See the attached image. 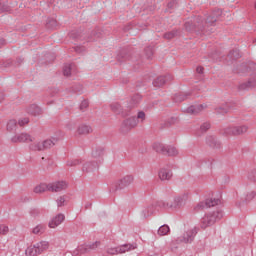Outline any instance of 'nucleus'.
Instances as JSON below:
<instances>
[{
  "label": "nucleus",
  "mask_w": 256,
  "mask_h": 256,
  "mask_svg": "<svg viewBox=\"0 0 256 256\" xmlns=\"http://www.w3.org/2000/svg\"><path fill=\"white\" fill-rule=\"evenodd\" d=\"M179 151L174 146H166L164 150V155H168L169 157H175V155H178Z\"/></svg>",
  "instance_id": "obj_27"
},
{
  "label": "nucleus",
  "mask_w": 256,
  "mask_h": 256,
  "mask_svg": "<svg viewBox=\"0 0 256 256\" xmlns=\"http://www.w3.org/2000/svg\"><path fill=\"white\" fill-rule=\"evenodd\" d=\"M68 187L67 182L59 181L49 184V191L52 193H59V191H64Z\"/></svg>",
  "instance_id": "obj_11"
},
{
  "label": "nucleus",
  "mask_w": 256,
  "mask_h": 256,
  "mask_svg": "<svg viewBox=\"0 0 256 256\" xmlns=\"http://www.w3.org/2000/svg\"><path fill=\"white\" fill-rule=\"evenodd\" d=\"M56 203L58 207H63L65 205V196H60L57 200Z\"/></svg>",
  "instance_id": "obj_46"
},
{
  "label": "nucleus",
  "mask_w": 256,
  "mask_h": 256,
  "mask_svg": "<svg viewBox=\"0 0 256 256\" xmlns=\"http://www.w3.org/2000/svg\"><path fill=\"white\" fill-rule=\"evenodd\" d=\"M177 35V31L173 30L164 34V39H173Z\"/></svg>",
  "instance_id": "obj_42"
},
{
  "label": "nucleus",
  "mask_w": 256,
  "mask_h": 256,
  "mask_svg": "<svg viewBox=\"0 0 256 256\" xmlns=\"http://www.w3.org/2000/svg\"><path fill=\"white\" fill-rule=\"evenodd\" d=\"M5 45V39L0 38V47H3Z\"/></svg>",
  "instance_id": "obj_51"
},
{
  "label": "nucleus",
  "mask_w": 256,
  "mask_h": 256,
  "mask_svg": "<svg viewBox=\"0 0 256 256\" xmlns=\"http://www.w3.org/2000/svg\"><path fill=\"white\" fill-rule=\"evenodd\" d=\"M133 249H135V245L124 244V245L118 246V253L120 254L127 253L128 251H133Z\"/></svg>",
  "instance_id": "obj_29"
},
{
  "label": "nucleus",
  "mask_w": 256,
  "mask_h": 256,
  "mask_svg": "<svg viewBox=\"0 0 256 256\" xmlns=\"http://www.w3.org/2000/svg\"><path fill=\"white\" fill-rule=\"evenodd\" d=\"M76 69H77V66H75V64H66L63 67V75L65 77H71V75L75 73Z\"/></svg>",
  "instance_id": "obj_20"
},
{
  "label": "nucleus",
  "mask_w": 256,
  "mask_h": 256,
  "mask_svg": "<svg viewBox=\"0 0 256 256\" xmlns=\"http://www.w3.org/2000/svg\"><path fill=\"white\" fill-rule=\"evenodd\" d=\"M7 233H9V226L0 224V235H7Z\"/></svg>",
  "instance_id": "obj_37"
},
{
  "label": "nucleus",
  "mask_w": 256,
  "mask_h": 256,
  "mask_svg": "<svg viewBox=\"0 0 256 256\" xmlns=\"http://www.w3.org/2000/svg\"><path fill=\"white\" fill-rule=\"evenodd\" d=\"M29 149L30 151H45L44 150V147H43V141H39V142H32L30 145H29Z\"/></svg>",
  "instance_id": "obj_26"
},
{
  "label": "nucleus",
  "mask_w": 256,
  "mask_h": 256,
  "mask_svg": "<svg viewBox=\"0 0 256 256\" xmlns=\"http://www.w3.org/2000/svg\"><path fill=\"white\" fill-rule=\"evenodd\" d=\"M32 233L34 235H43V233H45V225L38 224L36 227L33 228Z\"/></svg>",
  "instance_id": "obj_32"
},
{
  "label": "nucleus",
  "mask_w": 256,
  "mask_h": 256,
  "mask_svg": "<svg viewBox=\"0 0 256 256\" xmlns=\"http://www.w3.org/2000/svg\"><path fill=\"white\" fill-rule=\"evenodd\" d=\"M145 119H146L145 112L139 111L137 114V117H131L122 122L120 127L121 133H129L131 129H135V127H137L139 123H143Z\"/></svg>",
  "instance_id": "obj_2"
},
{
  "label": "nucleus",
  "mask_w": 256,
  "mask_h": 256,
  "mask_svg": "<svg viewBox=\"0 0 256 256\" xmlns=\"http://www.w3.org/2000/svg\"><path fill=\"white\" fill-rule=\"evenodd\" d=\"M190 95L191 93L181 92V93L175 94L173 100L175 101V103H181L186 99H189Z\"/></svg>",
  "instance_id": "obj_24"
},
{
  "label": "nucleus",
  "mask_w": 256,
  "mask_h": 256,
  "mask_svg": "<svg viewBox=\"0 0 256 256\" xmlns=\"http://www.w3.org/2000/svg\"><path fill=\"white\" fill-rule=\"evenodd\" d=\"M171 207H173V204L160 200L144 208L142 210V217H149V215H153V213H155V211H159V209H170Z\"/></svg>",
  "instance_id": "obj_6"
},
{
  "label": "nucleus",
  "mask_w": 256,
  "mask_h": 256,
  "mask_svg": "<svg viewBox=\"0 0 256 256\" xmlns=\"http://www.w3.org/2000/svg\"><path fill=\"white\" fill-rule=\"evenodd\" d=\"M64 221L65 215L58 214L49 222V227L50 229H55L56 227H59V225H61V223H63Z\"/></svg>",
  "instance_id": "obj_16"
},
{
  "label": "nucleus",
  "mask_w": 256,
  "mask_h": 256,
  "mask_svg": "<svg viewBox=\"0 0 256 256\" xmlns=\"http://www.w3.org/2000/svg\"><path fill=\"white\" fill-rule=\"evenodd\" d=\"M187 199H189V195L188 194H182L178 197L175 198V201L177 203V205L183 203V201H187Z\"/></svg>",
  "instance_id": "obj_35"
},
{
  "label": "nucleus",
  "mask_w": 256,
  "mask_h": 256,
  "mask_svg": "<svg viewBox=\"0 0 256 256\" xmlns=\"http://www.w3.org/2000/svg\"><path fill=\"white\" fill-rule=\"evenodd\" d=\"M171 231V228H169L168 225L164 224L159 227L158 229V235L160 237H164V235H169V232Z\"/></svg>",
  "instance_id": "obj_31"
},
{
  "label": "nucleus",
  "mask_w": 256,
  "mask_h": 256,
  "mask_svg": "<svg viewBox=\"0 0 256 256\" xmlns=\"http://www.w3.org/2000/svg\"><path fill=\"white\" fill-rule=\"evenodd\" d=\"M88 107H89V101L84 100L81 102V104H80L81 111H85V109H87Z\"/></svg>",
  "instance_id": "obj_47"
},
{
  "label": "nucleus",
  "mask_w": 256,
  "mask_h": 256,
  "mask_svg": "<svg viewBox=\"0 0 256 256\" xmlns=\"http://www.w3.org/2000/svg\"><path fill=\"white\" fill-rule=\"evenodd\" d=\"M3 99H5V95L3 93H0V103L1 101H3Z\"/></svg>",
  "instance_id": "obj_52"
},
{
  "label": "nucleus",
  "mask_w": 256,
  "mask_h": 256,
  "mask_svg": "<svg viewBox=\"0 0 256 256\" xmlns=\"http://www.w3.org/2000/svg\"><path fill=\"white\" fill-rule=\"evenodd\" d=\"M198 135H201V133H198Z\"/></svg>",
  "instance_id": "obj_55"
},
{
  "label": "nucleus",
  "mask_w": 256,
  "mask_h": 256,
  "mask_svg": "<svg viewBox=\"0 0 256 256\" xmlns=\"http://www.w3.org/2000/svg\"><path fill=\"white\" fill-rule=\"evenodd\" d=\"M199 232V228L194 227L186 231L182 236L177 238V243H193L195 235Z\"/></svg>",
  "instance_id": "obj_7"
},
{
  "label": "nucleus",
  "mask_w": 256,
  "mask_h": 256,
  "mask_svg": "<svg viewBox=\"0 0 256 256\" xmlns=\"http://www.w3.org/2000/svg\"><path fill=\"white\" fill-rule=\"evenodd\" d=\"M211 129V124L209 122H205L200 126V132L206 133V131H209Z\"/></svg>",
  "instance_id": "obj_36"
},
{
  "label": "nucleus",
  "mask_w": 256,
  "mask_h": 256,
  "mask_svg": "<svg viewBox=\"0 0 256 256\" xmlns=\"http://www.w3.org/2000/svg\"><path fill=\"white\" fill-rule=\"evenodd\" d=\"M249 131V126L246 124L241 125H230L223 129V135L226 137H241L245 135Z\"/></svg>",
  "instance_id": "obj_5"
},
{
  "label": "nucleus",
  "mask_w": 256,
  "mask_h": 256,
  "mask_svg": "<svg viewBox=\"0 0 256 256\" xmlns=\"http://www.w3.org/2000/svg\"><path fill=\"white\" fill-rule=\"evenodd\" d=\"M110 109L113 111V113H116V115H127V112L124 111L123 106L117 102L110 104Z\"/></svg>",
  "instance_id": "obj_18"
},
{
  "label": "nucleus",
  "mask_w": 256,
  "mask_h": 256,
  "mask_svg": "<svg viewBox=\"0 0 256 256\" xmlns=\"http://www.w3.org/2000/svg\"><path fill=\"white\" fill-rule=\"evenodd\" d=\"M166 145L156 142L153 144V149L156 153H163V155L165 154V149H166Z\"/></svg>",
  "instance_id": "obj_30"
},
{
  "label": "nucleus",
  "mask_w": 256,
  "mask_h": 256,
  "mask_svg": "<svg viewBox=\"0 0 256 256\" xmlns=\"http://www.w3.org/2000/svg\"><path fill=\"white\" fill-rule=\"evenodd\" d=\"M99 167V162L98 161H89L85 162L82 167L83 173H91L98 169Z\"/></svg>",
  "instance_id": "obj_14"
},
{
  "label": "nucleus",
  "mask_w": 256,
  "mask_h": 256,
  "mask_svg": "<svg viewBox=\"0 0 256 256\" xmlns=\"http://www.w3.org/2000/svg\"><path fill=\"white\" fill-rule=\"evenodd\" d=\"M207 106L205 105H193L188 107L185 112L188 113V115H197L198 113H201L203 109H205Z\"/></svg>",
  "instance_id": "obj_17"
},
{
  "label": "nucleus",
  "mask_w": 256,
  "mask_h": 256,
  "mask_svg": "<svg viewBox=\"0 0 256 256\" xmlns=\"http://www.w3.org/2000/svg\"><path fill=\"white\" fill-rule=\"evenodd\" d=\"M58 141H59V139H57L55 137L48 138V139L42 141L44 151H47V149H51L52 147H55V145Z\"/></svg>",
  "instance_id": "obj_22"
},
{
  "label": "nucleus",
  "mask_w": 256,
  "mask_h": 256,
  "mask_svg": "<svg viewBox=\"0 0 256 256\" xmlns=\"http://www.w3.org/2000/svg\"><path fill=\"white\" fill-rule=\"evenodd\" d=\"M139 103H141V95L135 94L131 98L130 104L128 105V107H129V109H133V107H137V105H139Z\"/></svg>",
  "instance_id": "obj_28"
},
{
  "label": "nucleus",
  "mask_w": 256,
  "mask_h": 256,
  "mask_svg": "<svg viewBox=\"0 0 256 256\" xmlns=\"http://www.w3.org/2000/svg\"><path fill=\"white\" fill-rule=\"evenodd\" d=\"M17 128V120H9L7 123V130L14 131Z\"/></svg>",
  "instance_id": "obj_34"
},
{
  "label": "nucleus",
  "mask_w": 256,
  "mask_h": 256,
  "mask_svg": "<svg viewBox=\"0 0 256 256\" xmlns=\"http://www.w3.org/2000/svg\"><path fill=\"white\" fill-rule=\"evenodd\" d=\"M49 247L51 244L49 241L42 240L40 242L35 243L34 245H30L25 250V255L27 256H38L43 255L46 251H49Z\"/></svg>",
  "instance_id": "obj_4"
},
{
  "label": "nucleus",
  "mask_w": 256,
  "mask_h": 256,
  "mask_svg": "<svg viewBox=\"0 0 256 256\" xmlns=\"http://www.w3.org/2000/svg\"><path fill=\"white\" fill-rule=\"evenodd\" d=\"M145 53H146L148 59H151V57H153V47H148V48L145 50Z\"/></svg>",
  "instance_id": "obj_48"
},
{
  "label": "nucleus",
  "mask_w": 256,
  "mask_h": 256,
  "mask_svg": "<svg viewBox=\"0 0 256 256\" xmlns=\"http://www.w3.org/2000/svg\"><path fill=\"white\" fill-rule=\"evenodd\" d=\"M78 135H89L93 133V128L89 125L81 124L77 129Z\"/></svg>",
  "instance_id": "obj_23"
},
{
  "label": "nucleus",
  "mask_w": 256,
  "mask_h": 256,
  "mask_svg": "<svg viewBox=\"0 0 256 256\" xmlns=\"http://www.w3.org/2000/svg\"><path fill=\"white\" fill-rule=\"evenodd\" d=\"M174 3H175V2H170V3L168 4V7H173Z\"/></svg>",
  "instance_id": "obj_53"
},
{
  "label": "nucleus",
  "mask_w": 256,
  "mask_h": 256,
  "mask_svg": "<svg viewBox=\"0 0 256 256\" xmlns=\"http://www.w3.org/2000/svg\"><path fill=\"white\" fill-rule=\"evenodd\" d=\"M248 179L256 183V169H253L248 173Z\"/></svg>",
  "instance_id": "obj_38"
},
{
  "label": "nucleus",
  "mask_w": 256,
  "mask_h": 256,
  "mask_svg": "<svg viewBox=\"0 0 256 256\" xmlns=\"http://www.w3.org/2000/svg\"><path fill=\"white\" fill-rule=\"evenodd\" d=\"M158 177L161 181H170L173 177V171L169 168H162L158 173Z\"/></svg>",
  "instance_id": "obj_15"
},
{
  "label": "nucleus",
  "mask_w": 256,
  "mask_h": 256,
  "mask_svg": "<svg viewBox=\"0 0 256 256\" xmlns=\"http://www.w3.org/2000/svg\"><path fill=\"white\" fill-rule=\"evenodd\" d=\"M173 76L170 74H167L166 76H159L153 81V86L154 87H163L165 83H168V81H172Z\"/></svg>",
  "instance_id": "obj_12"
},
{
  "label": "nucleus",
  "mask_w": 256,
  "mask_h": 256,
  "mask_svg": "<svg viewBox=\"0 0 256 256\" xmlns=\"http://www.w3.org/2000/svg\"><path fill=\"white\" fill-rule=\"evenodd\" d=\"M103 148L102 147H98L95 150L92 151V157H94V159H99V157H103Z\"/></svg>",
  "instance_id": "obj_33"
},
{
  "label": "nucleus",
  "mask_w": 256,
  "mask_h": 256,
  "mask_svg": "<svg viewBox=\"0 0 256 256\" xmlns=\"http://www.w3.org/2000/svg\"><path fill=\"white\" fill-rule=\"evenodd\" d=\"M222 11L220 9L215 10L212 14L203 21L201 16L195 17L193 20H188L185 22L186 31H195V29H204L205 25H214L216 23L218 17H221Z\"/></svg>",
  "instance_id": "obj_1"
},
{
  "label": "nucleus",
  "mask_w": 256,
  "mask_h": 256,
  "mask_svg": "<svg viewBox=\"0 0 256 256\" xmlns=\"http://www.w3.org/2000/svg\"><path fill=\"white\" fill-rule=\"evenodd\" d=\"M216 113H220L224 115V113H229V107L221 106L219 108H216Z\"/></svg>",
  "instance_id": "obj_43"
},
{
  "label": "nucleus",
  "mask_w": 256,
  "mask_h": 256,
  "mask_svg": "<svg viewBox=\"0 0 256 256\" xmlns=\"http://www.w3.org/2000/svg\"><path fill=\"white\" fill-rule=\"evenodd\" d=\"M131 183H133V176H124L122 179L115 183V191H121L122 189H126V187H129Z\"/></svg>",
  "instance_id": "obj_9"
},
{
  "label": "nucleus",
  "mask_w": 256,
  "mask_h": 256,
  "mask_svg": "<svg viewBox=\"0 0 256 256\" xmlns=\"http://www.w3.org/2000/svg\"><path fill=\"white\" fill-rule=\"evenodd\" d=\"M219 203H221L220 199L210 198V199H207L205 202L198 203L194 207V209L196 211H201V209H205V207H215V205H219Z\"/></svg>",
  "instance_id": "obj_10"
},
{
  "label": "nucleus",
  "mask_w": 256,
  "mask_h": 256,
  "mask_svg": "<svg viewBox=\"0 0 256 256\" xmlns=\"http://www.w3.org/2000/svg\"><path fill=\"white\" fill-rule=\"evenodd\" d=\"M27 124H29V118H20L19 120H18V125L20 126V127H25V125H27Z\"/></svg>",
  "instance_id": "obj_44"
},
{
  "label": "nucleus",
  "mask_w": 256,
  "mask_h": 256,
  "mask_svg": "<svg viewBox=\"0 0 256 256\" xmlns=\"http://www.w3.org/2000/svg\"><path fill=\"white\" fill-rule=\"evenodd\" d=\"M80 161L75 159V160H68L66 165L67 167H76V165H79Z\"/></svg>",
  "instance_id": "obj_45"
},
{
  "label": "nucleus",
  "mask_w": 256,
  "mask_h": 256,
  "mask_svg": "<svg viewBox=\"0 0 256 256\" xmlns=\"http://www.w3.org/2000/svg\"><path fill=\"white\" fill-rule=\"evenodd\" d=\"M203 70H204V68L202 66H198L196 68L197 73H200V74L203 73Z\"/></svg>",
  "instance_id": "obj_50"
},
{
  "label": "nucleus",
  "mask_w": 256,
  "mask_h": 256,
  "mask_svg": "<svg viewBox=\"0 0 256 256\" xmlns=\"http://www.w3.org/2000/svg\"><path fill=\"white\" fill-rule=\"evenodd\" d=\"M229 56L231 57V59H239V57H241V54H239V50H232L229 53Z\"/></svg>",
  "instance_id": "obj_40"
},
{
  "label": "nucleus",
  "mask_w": 256,
  "mask_h": 256,
  "mask_svg": "<svg viewBox=\"0 0 256 256\" xmlns=\"http://www.w3.org/2000/svg\"><path fill=\"white\" fill-rule=\"evenodd\" d=\"M91 207V204L86 205V209H89Z\"/></svg>",
  "instance_id": "obj_54"
},
{
  "label": "nucleus",
  "mask_w": 256,
  "mask_h": 256,
  "mask_svg": "<svg viewBox=\"0 0 256 256\" xmlns=\"http://www.w3.org/2000/svg\"><path fill=\"white\" fill-rule=\"evenodd\" d=\"M107 253L109 255H119L120 252H119V247H115V248H108L107 249Z\"/></svg>",
  "instance_id": "obj_39"
},
{
  "label": "nucleus",
  "mask_w": 256,
  "mask_h": 256,
  "mask_svg": "<svg viewBox=\"0 0 256 256\" xmlns=\"http://www.w3.org/2000/svg\"><path fill=\"white\" fill-rule=\"evenodd\" d=\"M206 143L209 147H213L214 149H219L221 147V142L218 141L215 136H208L206 138Z\"/></svg>",
  "instance_id": "obj_19"
},
{
  "label": "nucleus",
  "mask_w": 256,
  "mask_h": 256,
  "mask_svg": "<svg viewBox=\"0 0 256 256\" xmlns=\"http://www.w3.org/2000/svg\"><path fill=\"white\" fill-rule=\"evenodd\" d=\"M75 51H76V53H83V51H85V47H83V46H77V47L75 48Z\"/></svg>",
  "instance_id": "obj_49"
},
{
  "label": "nucleus",
  "mask_w": 256,
  "mask_h": 256,
  "mask_svg": "<svg viewBox=\"0 0 256 256\" xmlns=\"http://www.w3.org/2000/svg\"><path fill=\"white\" fill-rule=\"evenodd\" d=\"M256 87V74L252 76L246 83L240 85V89H255Z\"/></svg>",
  "instance_id": "obj_21"
},
{
  "label": "nucleus",
  "mask_w": 256,
  "mask_h": 256,
  "mask_svg": "<svg viewBox=\"0 0 256 256\" xmlns=\"http://www.w3.org/2000/svg\"><path fill=\"white\" fill-rule=\"evenodd\" d=\"M45 191H49V184L41 183L37 185L33 190V192L36 193L37 195L45 193Z\"/></svg>",
  "instance_id": "obj_25"
},
{
  "label": "nucleus",
  "mask_w": 256,
  "mask_h": 256,
  "mask_svg": "<svg viewBox=\"0 0 256 256\" xmlns=\"http://www.w3.org/2000/svg\"><path fill=\"white\" fill-rule=\"evenodd\" d=\"M12 143H33L35 138L28 133L16 134L11 138Z\"/></svg>",
  "instance_id": "obj_8"
},
{
  "label": "nucleus",
  "mask_w": 256,
  "mask_h": 256,
  "mask_svg": "<svg viewBox=\"0 0 256 256\" xmlns=\"http://www.w3.org/2000/svg\"><path fill=\"white\" fill-rule=\"evenodd\" d=\"M26 113L32 115V117H39L43 114V110L37 104H32L26 108Z\"/></svg>",
  "instance_id": "obj_13"
},
{
  "label": "nucleus",
  "mask_w": 256,
  "mask_h": 256,
  "mask_svg": "<svg viewBox=\"0 0 256 256\" xmlns=\"http://www.w3.org/2000/svg\"><path fill=\"white\" fill-rule=\"evenodd\" d=\"M255 191H250L246 194L245 201H253L255 199Z\"/></svg>",
  "instance_id": "obj_41"
},
{
  "label": "nucleus",
  "mask_w": 256,
  "mask_h": 256,
  "mask_svg": "<svg viewBox=\"0 0 256 256\" xmlns=\"http://www.w3.org/2000/svg\"><path fill=\"white\" fill-rule=\"evenodd\" d=\"M221 219H223V211L216 210L208 212L201 218L200 227L201 229H207V227L215 225V223H217V221H221Z\"/></svg>",
  "instance_id": "obj_3"
}]
</instances>
